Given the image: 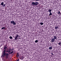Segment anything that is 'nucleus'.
<instances>
[{
    "mask_svg": "<svg viewBox=\"0 0 61 61\" xmlns=\"http://www.w3.org/2000/svg\"><path fill=\"white\" fill-rule=\"evenodd\" d=\"M11 24H13L14 25H16V22H15V21H11Z\"/></svg>",
    "mask_w": 61,
    "mask_h": 61,
    "instance_id": "nucleus-4",
    "label": "nucleus"
},
{
    "mask_svg": "<svg viewBox=\"0 0 61 61\" xmlns=\"http://www.w3.org/2000/svg\"><path fill=\"white\" fill-rule=\"evenodd\" d=\"M6 52H8V50L7 51H6Z\"/></svg>",
    "mask_w": 61,
    "mask_h": 61,
    "instance_id": "nucleus-24",
    "label": "nucleus"
},
{
    "mask_svg": "<svg viewBox=\"0 0 61 61\" xmlns=\"http://www.w3.org/2000/svg\"><path fill=\"white\" fill-rule=\"evenodd\" d=\"M52 15V14L51 12L50 13V14H49V15Z\"/></svg>",
    "mask_w": 61,
    "mask_h": 61,
    "instance_id": "nucleus-11",
    "label": "nucleus"
},
{
    "mask_svg": "<svg viewBox=\"0 0 61 61\" xmlns=\"http://www.w3.org/2000/svg\"><path fill=\"white\" fill-rule=\"evenodd\" d=\"M19 53L18 52L17 53V55H16V56L17 57H18V56H19Z\"/></svg>",
    "mask_w": 61,
    "mask_h": 61,
    "instance_id": "nucleus-6",
    "label": "nucleus"
},
{
    "mask_svg": "<svg viewBox=\"0 0 61 61\" xmlns=\"http://www.w3.org/2000/svg\"><path fill=\"white\" fill-rule=\"evenodd\" d=\"M40 24L41 25H43V23L42 22H41L40 23Z\"/></svg>",
    "mask_w": 61,
    "mask_h": 61,
    "instance_id": "nucleus-17",
    "label": "nucleus"
},
{
    "mask_svg": "<svg viewBox=\"0 0 61 61\" xmlns=\"http://www.w3.org/2000/svg\"><path fill=\"white\" fill-rule=\"evenodd\" d=\"M9 38H10V39H12L13 37H12V36H10Z\"/></svg>",
    "mask_w": 61,
    "mask_h": 61,
    "instance_id": "nucleus-18",
    "label": "nucleus"
},
{
    "mask_svg": "<svg viewBox=\"0 0 61 61\" xmlns=\"http://www.w3.org/2000/svg\"><path fill=\"white\" fill-rule=\"evenodd\" d=\"M7 47H5L4 48V49H5V50H6V49H7Z\"/></svg>",
    "mask_w": 61,
    "mask_h": 61,
    "instance_id": "nucleus-13",
    "label": "nucleus"
},
{
    "mask_svg": "<svg viewBox=\"0 0 61 61\" xmlns=\"http://www.w3.org/2000/svg\"><path fill=\"white\" fill-rule=\"evenodd\" d=\"M59 27L57 26V27H55V29H56L58 28Z\"/></svg>",
    "mask_w": 61,
    "mask_h": 61,
    "instance_id": "nucleus-12",
    "label": "nucleus"
},
{
    "mask_svg": "<svg viewBox=\"0 0 61 61\" xmlns=\"http://www.w3.org/2000/svg\"><path fill=\"white\" fill-rule=\"evenodd\" d=\"M5 29V27H2L1 28V29L2 30L3 29Z\"/></svg>",
    "mask_w": 61,
    "mask_h": 61,
    "instance_id": "nucleus-16",
    "label": "nucleus"
},
{
    "mask_svg": "<svg viewBox=\"0 0 61 61\" xmlns=\"http://www.w3.org/2000/svg\"><path fill=\"white\" fill-rule=\"evenodd\" d=\"M8 51V52H9H9H11V51H10V50H9Z\"/></svg>",
    "mask_w": 61,
    "mask_h": 61,
    "instance_id": "nucleus-19",
    "label": "nucleus"
},
{
    "mask_svg": "<svg viewBox=\"0 0 61 61\" xmlns=\"http://www.w3.org/2000/svg\"><path fill=\"white\" fill-rule=\"evenodd\" d=\"M32 5H33V6L34 5H37L39 4V3L37 2H33L32 3Z\"/></svg>",
    "mask_w": 61,
    "mask_h": 61,
    "instance_id": "nucleus-2",
    "label": "nucleus"
},
{
    "mask_svg": "<svg viewBox=\"0 0 61 61\" xmlns=\"http://www.w3.org/2000/svg\"><path fill=\"white\" fill-rule=\"evenodd\" d=\"M36 1H39V0H36Z\"/></svg>",
    "mask_w": 61,
    "mask_h": 61,
    "instance_id": "nucleus-25",
    "label": "nucleus"
},
{
    "mask_svg": "<svg viewBox=\"0 0 61 61\" xmlns=\"http://www.w3.org/2000/svg\"><path fill=\"white\" fill-rule=\"evenodd\" d=\"M58 13V14H60V11H59Z\"/></svg>",
    "mask_w": 61,
    "mask_h": 61,
    "instance_id": "nucleus-21",
    "label": "nucleus"
},
{
    "mask_svg": "<svg viewBox=\"0 0 61 61\" xmlns=\"http://www.w3.org/2000/svg\"><path fill=\"white\" fill-rule=\"evenodd\" d=\"M11 51H13V49H11Z\"/></svg>",
    "mask_w": 61,
    "mask_h": 61,
    "instance_id": "nucleus-23",
    "label": "nucleus"
},
{
    "mask_svg": "<svg viewBox=\"0 0 61 61\" xmlns=\"http://www.w3.org/2000/svg\"><path fill=\"white\" fill-rule=\"evenodd\" d=\"M51 11H52V10H49V9L48 10V12H50V13L51 12Z\"/></svg>",
    "mask_w": 61,
    "mask_h": 61,
    "instance_id": "nucleus-9",
    "label": "nucleus"
},
{
    "mask_svg": "<svg viewBox=\"0 0 61 61\" xmlns=\"http://www.w3.org/2000/svg\"><path fill=\"white\" fill-rule=\"evenodd\" d=\"M52 55H54V54H53V53H52Z\"/></svg>",
    "mask_w": 61,
    "mask_h": 61,
    "instance_id": "nucleus-26",
    "label": "nucleus"
},
{
    "mask_svg": "<svg viewBox=\"0 0 61 61\" xmlns=\"http://www.w3.org/2000/svg\"><path fill=\"white\" fill-rule=\"evenodd\" d=\"M38 42V40H36V41H35V43H37V42Z\"/></svg>",
    "mask_w": 61,
    "mask_h": 61,
    "instance_id": "nucleus-14",
    "label": "nucleus"
},
{
    "mask_svg": "<svg viewBox=\"0 0 61 61\" xmlns=\"http://www.w3.org/2000/svg\"><path fill=\"white\" fill-rule=\"evenodd\" d=\"M1 5H2V6H3V5H4V2H2L1 3Z\"/></svg>",
    "mask_w": 61,
    "mask_h": 61,
    "instance_id": "nucleus-10",
    "label": "nucleus"
},
{
    "mask_svg": "<svg viewBox=\"0 0 61 61\" xmlns=\"http://www.w3.org/2000/svg\"><path fill=\"white\" fill-rule=\"evenodd\" d=\"M55 39H54V38H52L51 39V41L52 43H53L54 42V41H55Z\"/></svg>",
    "mask_w": 61,
    "mask_h": 61,
    "instance_id": "nucleus-5",
    "label": "nucleus"
},
{
    "mask_svg": "<svg viewBox=\"0 0 61 61\" xmlns=\"http://www.w3.org/2000/svg\"><path fill=\"white\" fill-rule=\"evenodd\" d=\"M8 53H7L6 54V53H5V50L4 51V52L3 53L2 56L4 57L5 56L6 57V58L7 59L8 58Z\"/></svg>",
    "mask_w": 61,
    "mask_h": 61,
    "instance_id": "nucleus-1",
    "label": "nucleus"
},
{
    "mask_svg": "<svg viewBox=\"0 0 61 61\" xmlns=\"http://www.w3.org/2000/svg\"><path fill=\"white\" fill-rule=\"evenodd\" d=\"M5 5H6V4H4V5L3 6V7H4V6H5Z\"/></svg>",
    "mask_w": 61,
    "mask_h": 61,
    "instance_id": "nucleus-22",
    "label": "nucleus"
},
{
    "mask_svg": "<svg viewBox=\"0 0 61 61\" xmlns=\"http://www.w3.org/2000/svg\"><path fill=\"white\" fill-rule=\"evenodd\" d=\"M19 37H20V36H19V35L16 34V36L15 37V40H18L19 39Z\"/></svg>",
    "mask_w": 61,
    "mask_h": 61,
    "instance_id": "nucleus-3",
    "label": "nucleus"
},
{
    "mask_svg": "<svg viewBox=\"0 0 61 61\" xmlns=\"http://www.w3.org/2000/svg\"><path fill=\"white\" fill-rule=\"evenodd\" d=\"M53 38L54 39H56V38H57V37H56V36H53Z\"/></svg>",
    "mask_w": 61,
    "mask_h": 61,
    "instance_id": "nucleus-7",
    "label": "nucleus"
},
{
    "mask_svg": "<svg viewBox=\"0 0 61 61\" xmlns=\"http://www.w3.org/2000/svg\"><path fill=\"white\" fill-rule=\"evenodd\" d=\"M13 52H14L13 51H12V52H11L10 53V54H12V53H13Z\"/></svg>",
    "mask_w": 61,
    "mask_h": 61,
    "instance_id": "nucleus-20",
    "label": "nucleus"
},
{
    "mask_svg": "<svg viewBox=\"0 0 61 61\" xmlns=\"http://www.w3.org/2000/svg\"><path fill=\"white\" fill-rule=\"evenodd\" d=\"M49 49H50V50H51V49H52V46L49 47Z\"/></svg>",
    "mask_w": 61,
    "mask_h": 61,
    "instance_id": "nucleus-8",
    "label": "nucleus"
},
{
    "mask_svg": "<svg viewBox=\"0 0 61 61\" xmlns=\"http://www.w3.org/2000/svg\"><path fill=\"white\" fill-rule=\"evenodd\" d=\"M58 45H60H60H61V42H60L59 43H58Z\"/></svg>",
    "mask_w": 61,
    "mask_h": 61,
    "instance_id": "nucleus-15",
    "label": "nucleus"
}]
</instances>
